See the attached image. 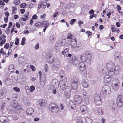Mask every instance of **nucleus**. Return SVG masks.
I'll return each mask as SVG.
<instances>
[{"label":"nucleus","instance_id":"32","mask_svg":"<svg viewBox=\"0 0 123 123\" xmlns=\"http://www.w3.org/2000/svg\"><path fill=\"white\" fill-rule=\"evenodd\" d=\"M25 37H23L22 38L21 42V44L22 45H24L25 44Z\"/></svg>","mask_w":123,"mask_h":123},{"label":"nucleus","instance_id":"49","mask_svg":"<svg viewBox=\"0 0 123 123\" xmlns=\"http://www.w3.org/2000/svg\"><path fill=\"white\" fill-rule=\"evenodd\" d=\"M46 2H44L43 3L42 5L43 6H42V7L43 9H44L46 5Z\"/></svg>","mask_w":123,"mask_h":123},{"label":"nucleus","instance_id":"47","mask_svg":"<svg viewBox=\"0 0 123 123\" xmlns=\"http://www.w3.org/2000/svg\"><path fill=\"white\" fill-rule=\"evenodd\" d=\"M19 0H15L14 3L16 5H18L20 3Z\"/></svg>","mask_w":123,"mask_h":123},{"label":"nucleus","instance_id":"55","mask_svg":"<svg viewBox=\"0 0 123 123\" xmlns=\"http://www.w3.org/2000/svg\"><path fill=\"white\" fill-rule=\"evenodd\" d=\"M58 43L60 44L61 45L63 46L65 44V43L63 42V41L59 42Z\"/></svg>","mask_w":123,"mask_h":123},{"label":"nucleus","instance_id":"21","mask_svg":"<svg viewBox=\"0 0 123 123\" xmlns=\"http://www.w3.org/2000/svg\"><path fill=\"white\" fill-rule=\"evenodd\" d=\"M41 25L44 27H48L49 23L46 21H44L41 22Z\"/></svg>","mask_w":123,"mask_h":123},{"label":"nucleus","instance_id":"58","mask_svg":"<svg viewBox=\"0 0 123 123\" xmlns=\"http://www.w3.org/2000/svg\"><path fill=\"white\" fill-rule=\"evenodd\" d=\"M119 70H114V72L115 74H118L119 73Z\"/></svg>","mask_w":123,"mask_h":123},{"label":"nucleus","instance_id":"12","mask_svg":"<svg viewBox=\"0 0 123 123\" xmlns=\"http://www.w3.org/2000/svg\"><path fill=\"white\" fill-rule=\"evenodd\" d=\"M79 69L81 71H83L86 69V65L84 62L80 63L79 64Z\"/></svg>","mask_w":123,"mask_h":123},{"label":"nucleus","instance_id":"16","mask_svg":"<svg viewBox=\"0 0 123 123\" xmlns=\"http://www.w3.org/2000/svg\"><path fill=\"white\" fill-rule=\"evenodd\" d=\"M54 60L53 56L52 55H51L47 57V60L48 62L51 64L53 62Z\"/></svg>","mask_w":123,"mask_h":123},{"label":"nucleus","instance_id":"2","mask_svg":"<svg viewBox=\"0 0 123 123\" xmlns=\"http://www.w3.org/2000/svg\"><path fill=\"white\" fill-rule=\"evenodd\" d=\"M49 108V111L55 113L59 111V108L57 105L53 103L50 104Z\"/></svg>","mask_w":123,"mask_h":123},{"label":"nucleus","instance_id":"5","mask_svg":"<svg viewBox=\"0 0 123 123\" xmlns=\"http://www.w3.org/2000/svg\"><path fill=\"white\" fill-rule=\"evenodd\" d=\"M68 61L69 64L71 65H77L78 63V59L74 56L72 57L71 58H68Z\"/></svg>","mask_w":123,"mask_h":123},{"label":"nucleus","instance_id":"15","mask_svg":"<svg viewBox=\"0 0 123 123\" xmlns=\"http://www.w3.org/2000/svg\"><path fill=\"white\" fill-rule=\"evenodd\" d=\"M115 66V65L111 61L108 62L106 64V67L110 69L113 68V67Z\"/></svg>","mask_w":123,"mask_h":123},{"label":"nucleus","instance_id":"19","mask_svg":"<svg viewBox=\"0 0 123 123\" xmlns=\"http://www.w3.org/2000/svg\"><path fill=\"white\" fill-rule=\"evenodd\" d=\"M110 76L107 75H106L105 76L104 80L106 82H109L111 80V78L110 77Z\"/></svg>","mask_w":123,"mask_h":123},{"label":"nucleus","instance_id":"14","mask_svg":"<svg viewBox=\"0 0 123 123\" xmlns=\"http://www.w3.org/2000/svg\"><path fill=\"white\" fill-rule=\"evenodd\" d=\"M80 110L83 113H86L87 112V108L85 105H82L80 107Z\"/></svg>","mask_w":123,"mask_h":123},{"label":"nucleus","instance_id":"61","mask_svg":"<svg viewBox=\"0 0 123 123\" xmlns=\"http://www.w3.org/2000/svg\"><path fill=\"white\" fill-rule=\"evenodd\" d=\"M39 118L38 117L35 118L34 119V121L35 122H37L39 120Z\"/></svg>","mask_w":123,"mask_h":123},{"label":"nucleus","instance_id":"50","mask_svg":"<svg viewBox=\"0 0 123 123\" xmlns=\"http://www.w3.org/2000/svg\"><path fill=\"white\" fill-rule=\"evenodd\" d=\"M86 34H87L88 35V36L89 37V36L91 35L92 34V33L90 31H87L86 32Z\"/></svg>","mask_w":123,"mask_h":123},{"label":"nucleus","instance_id":"13","mask_svg":"<svg viewBox=\"0 0 123 123\" xmlns=\"http://www.w3.org/2000/svg\"><path fill=\"white\" fill-rule=\"evenodd\" d=\"M77 42L76 39H72L71 40V45L72 49L75 48L77 45Z\"/></svg>","mask_w":123,"mask_h":123},{"label":"nucleus","instance_id":"25","mask_svg":"<svg viewBox=\"0 0 123 123\" xmlns=\"http://www.w3.org/2000/svg\"><path fill=\"white\" fill-rule=\"evenodd\" d=\"M38 103L40 105L42 106H44L45 104V101L43 99L39 100L38 101Z\"/></svg>","mask_w":123,"mask_h":123},{"label":"nucleus","instance_id":"63","mask_svg":"<svg viewBox=\"0 0 123 123\" xmlns=\"http://www.w3.org/2000/svg\"><path fill=\"white\" fill-rule=\"evenodd\" d=\"M16 97V95L15 94H14L12 95V99L14 100L15 99V98Z\"/></svg>","mask_w":123,"mask_h":123},{"label":"nucleus","instance_id":"33","mask_svg":"<svg viewBox=\"0 0 123 123\" xmlns=\"http://www.w3.org/2000/svg\"><path fill=\"white\" fill-rule=\"evenodd\" d=\"M83 96L84 98H85V97L87 96V93L86 92V91L85 90H83Z\"/></svg>","mask_w":123,"mask_h":123},{"label":"nucleus","instance_id":"48","mask_svg":"<svg viewBox=\"0 0 123 123\" xmlns=\"http://www.w3.org/2000/svg\"><path fill=\"white\" fill-rule=\"evenodd\" d=\"M9 44L8 43H6L4 45V48L6 49L8 48Z\"/></svg>","mask_w":123,"mask_h":123},{"label":"nucleus","instance_id":"29","mask_svg":"<svg viewBox=\"0 0 123 123\" xmlns=\"http://www.w3.org/2000/svg\"><path fill=\"white\" fill-rule=\"evenodd\" d=\"M98 113L100 115H102L103 113L102 109L101 108H99L98 110Z\"/></svg>","mask_w":123,"mask_h":123},{"label":"nucleus","instance_id":"45","mask_svg":"<svg viewBox=\"0 0 123 123\" xmlns=\"http://www.w3.org/2000/svg\"><path fill=\"white\" fill-rule=\"evenodd\" d=\"M120 55L119 53L116 52L115 53V58H118L119 57V56H120Z\"/></svg>","mask_w":123,"mask_h":123},{"label":"nucleus","instance_id":"31","mask_svg":"<svg viewBox=\"0 0 123 123\" xmlns=\"http://www.w3.org/2000/svg\"><path fill=\"white\" fill-rule=\"evenodd\" d=\"M85 119L87 123H92V120L89 118H86Z\"/></svg>","mask_w":123,"mask_h":123},{"label":"nucleus","instance_id":"23","mask_svg":"<svg viewBox=\"0 0 123 123\" xmlns=\"http://www.w3.org/2000/svg\"><path fill=\"white\" fill-rule=\"evenodd\" d=\"M42 77L40 76L39 77V78L40 79V81L43 82H46V76L44 74H43L42 75Z\"/></svg>","mask_w":123,"mask_h":123},{"label":"nucleus","instance_id":"51","mask_svg":"<svg viewBox=\"0 0 123 123\" xmlns=\"http://www.w3.org/2000/svg\"><path fill=\"white\" fill-rule=\"evenodd\" d=\"M29 12H28L27 13L25 14H24V16L26 18H27L29 16Z\"/></svg>","mask_w":123,"mask_h":123},{"label":"nucleus","instance_id":"3","mask_svg":"<svg viewBox=\"0 0 123 123\" xmlns=\"http://www.w3.org/2000/svg\"><path fill=\"white\" fill-rule=\"evenodd\" d=\"M111 92V89L108 86L105 85L103 86L102 90L100 92V94L102 95L104 94H110Z\"/></svg>","mask_w":123,"mask_h":123},{"label":"nucleus","instance_id":"4","mask_svg":"<svg viewBox=\"0 0 123 123\" xmlns=\"http://www.w3.org/2000/svg\"><path fill=\"white\" fill-rule=\"evenodd\" d=\"M70 86L72 89L76 90L78 86V80L76 79H74L73 80V81H71Z\"/></svg>","mask_w":123,"mask_h":123},{"label":"nucleus","instance_id":"40","mask_svg":"<svg viewBox=\"0 0 123 123\" xmlns=\"http://www.w3.org/2000/svg\"><path fill=\"white\" fill-rule=\"evenodd\" d=\"M76 21V19H72L70 21V24L71 25H73Z\"/></svg>","mask_w":123,"mask_h":123},{"label":"nucleus","instance_id":"59","mask_svg":"<svg viewBox=\"0 0 123 123\" xmlns=\"http://www.w3.org/2000/svg\"><path fill=\"white\" fill-rule=\"evenodd\" d=\"M21 13L22 14H23L24 13L25 11V9H21L20 10Z\"/></svg>","mask_w":123,"mask_h":123},{"label":"nucleus","instance_id":"11","mask_svg":"<svg viewBox=\"0 0 123 123\" xmlns=\"http://www.w3.org/2000/svg\"><path fill=\"white\" fill-rule=\"evenodd\" d=\"M51 84L52 86L55 88H57L59 86L58 83L56 79H54L52 80Z\"/></svg>","mask_w":123,"mask_h":123},{"label":"nucleus","instance_id":"27","mask_svg":"<svg viewBox=\"0 0 123 123\" xmlns=\"http://www.w3.org/2000/svg\"><path fill=\"white\" fill-rule=\"evenodd\" d=\"M108 74L110 76H112L114 74H115L114 72L113 71V69H110L109 71Z\"/></svg>","mask_w":123,"mask_h":123},{"label":"nucleus","instance_id":"64","mask_svg":"<svg viewBox=\"0 0 123 123\" xmlns=\"http://www.w3.org/2000/svg\"><path fill=\"white\" fill-rule=\"evenodd\" d=\"M117 9L118 10H121V8L120 6L118 5H117Z\"/></svg>","mask_w":123,"mask_h":123},{"label":"nucleus","instance_id":"38","mask_svg":"<svg viewBox=\"0 0 123 123\" xmlns=\"http://www.w3.org/2000/svg\"><path fill=\"white\" fill-rule=\"evenodd\" d=\"M41 25V23L40 22H37L35 24L36 26L37 27H40Z\"/></svg>","mask_w":123,"mask_h":123},{"label":"nucleus","instance_id":"8","mask_svg":"<svg viewBox=\"0 0 123 123\" xmlns=\"http://www.w3.org/2000/svg\"><path fill=\"white\" fill-rule=\"evenodd\" d=\"M114 82L115 83L114 84H112V87L113 89L117 90L119 89L120 83L118 80L116 79H115Z\"/></svg>","mask_w":123,"mask_h":123},{"label":"nucleus","instance_id":"43","mask_svg":"<svg viewBox=\"0 0 123 123\" xmlns=\"http://www.w3.org/2000/svg\"><path fill=\"white\" fill-rule=\"evenodd\" d=\"M26 4L25 3H22L20 5V6L21 8H24L25 7V6H26Z\"/></svg>","mask_w":123,"mask_h":123},{"label":"nucleus","instance_id":"52","mask_svg":"<svg viewBox=\"0 0 123 123\" xmlns=\"http://www.w3.org/2000/svg\"><path fill=\"white\" fill-rule=\"evenodd\" d=\"M37 18V17L36 14H34L32 17V19H36Z\"/></svg>","mask_w":123,"mask_h":123},{"label":"nucleus","instance_id":"22","mask_svg":"<svg viewBox=\"0 0 123 123\" xmlns=\"http://www.w3.org/2000/svg\"><path fill=\"white\" fill-rule=\"evenodd\" d=\"M60 86L62 90H64L66 87L65 83L64 82H62L60 84Z\"/></svg>","mask_w":123,"mask_h":123},{"label":"nucleus","instance_id":"28","mask_svg":"<svg viewBox=\"0 0 123 123\" xmlns=\"http://www.w3.org/2000/svg\"><path fill=\"white\" fill-rule=\"evenodd\" d=\"M84 98V103L86 105H88L89 103V98L87 97H86V98Z\"/></svg>","mask_w":123,"mask_h":123},{"label":"nucleus","instance_id":"35","mask_svg":"<svg viewBox=\"0 0 123 123\" xmlns=\"http://www.w3.org/2000/svg\"><path fill=\"white\" fill-rule=\"evenodd\" d=\"M116 105L114 104H113L111 106V108L112 111H114L115 110Z\"/></svg>","mask_w":123,"mask_h":123},{"label":"nucleus","instance_id":"30","mask_svg":"<svg viewBox=\"0 0 123 123\" xmlns=\"http://www.w3.org/2000/svg\"><path fill=\"white\" fill-rule=\"evenodd\" d=\"M69 50V49L68 48H66L64 49V51H62V55H64V54H67L68 51Z\"/></svg>","mask_w":123,"mask_h":123},{"label":"nucleus","instance_id":"26","mask_svg":"<svg viewBox=\"0 0 123 123\" xmlns=\"http://www.w3.org/2000/svg\"><path fill=\"white\" fill-rule=\"evenodd\" d=\"M77 123H82V119L81 117H78L76 118Z\"/></svg>","mask_w":123,"mask_h":123},{"label":"nucleus","instance_id":"44","mask_svg":"<svg viewBox=\"0 0 123 123\" xmlns=\"http://www.w3.org/2000/svg\"><path fill=\"white\" fill-rule=\"evenodd\" d=\"M13 89L16 92H19L20 91L19 89L17 87H14L13 88Z\"/></svg>","mask_w":123,"mask_h":123},{"label":"nucleus","instance_id":"9","mask_svg":"<svg viewBox=\"0 0 123 123\" xmlns=\"http://www.w3.org/2000/svg\"><path fill=\"white\" fill-rule=\"evenodd\" d=\"M71 95V90L70 87L67 86L65 88V95L67 98H69Z\"/></svg>","mask_w":123,"mask_h":123},{"label":"nucleus","instance_id":"17","mask_svg":"<svg viewBox=\"0 0 123 123\" xmlns=\"http://www.w3.org/2000/svg\"><path fill=\"white\" fill-rule=\"evenodd\" d=\"M13 104H14L12 106L13 107V110L14 109H17V110H20L21 109L20 106L19 105H18L17 103H14Z\"/></svg>","mask_w":123,"mask_h":123},{"label":"nucleus","instance_id":"60","mask_svg":"<svg viewBox=\"0 0 123 123\" xmlns=\"http://www.w3.org/2000/svg\"><path fill=\"white\" fill-rule=\"evenodd\" d=\"M46 82H43L42 81H40V84L42 86H44Z\"/></svg>","mask_w":123,"mask_h":123},{"label":"nucleus","instance_id":"39","mask_svg":"<svg viewBox=\"0 0 123 123\" xmlns=\"http://www.w3.org/2000/svg\"><path fill=\"white\" fill-rule=\"evenodd\" d=\"M16 40L15 42V44L16 45H17L19 43V39L17 37H16Z\"/></svg>","mask_w":123,"mask_h":123},{"label":"nucleus","instance_id":"7","mask_svg":"<svg viewBox=\"0 0 123 123\" xmlns=\"http://www.w3.org/2000/svg\"><path fill=\"white\" fill-rule=\"evenodd\" d=\"M74 100L75 104L78 105L81 103L82 98L80 96L78 95H75L74 96Z\"/></svg>","mask_w":123,"mask_h":123},{"label":"nucleus","instance_id":"20","mask_svg":"<svg viewBox=\"0 0 123 123\" xmlns=\"http://www.w3.org/2000/svg\"><path fill=\"white\" fill-rule=\"evenodd\" d=\"M34 110L32 108H28L26 112L27 114L28 115H31L33 112Z\"/></svg>","mask_w":123,"mask_h":123},{"label":"nucleus","instance_id":"46","mask_svg":"<svg viewBox=\"0 0 123 123\" xmlns=\"http://www.w3.org/2000/svg\"><path fill=\"white\" fill-rule=\"evenodd\" d=\"M0 53H2L4 55H5L6 54V53H5L3 51V48H1V49L0 51Z\"/></svg>","mask_w":123,"mask_h":123},{"label":"nucleus","instance_id":"54","mask_svg":"<svg viewBox=\"0 0 123 123\" xmlns=\"http://www.w3.org/2000/svg\"><path fill=\"white\" fill-rule=\"evenodd\" d=\"M94 12V11L93 9L91 10L89 12V14H93Z\"/></svg>","mask_w":123,"mask_h":123},{"label":"nucleus","instance_id":"42","mask_svg":"<svg viewBox=\"0 0 123 123\" xmlns=\"http://www.w3.org/2000/svg\"><path fill=\"white\" fill-rule=\"evenodd\" d=\"M6 41V40L5 39H4L2 40L1 41L0 43V45L1 46H2L3 45V44H4L5 43Z\"/></svg>","mask_w":123,"mask_h":123},{"label":"nucleus","instance_id":"53","mask_svg":"<svg viewBox=\"0 0 123 123\" xmlns=\"http://www.w3.org/2000/svg\"><path fill=\"white\" fill-rule=\"evenodd\" d=\"M83 23V21L80 20L78 23V24L80 27H81V25Z\"/></svg>","mask_w":123,"mask_h":123},{"label":"nucleus","instance_id":"62","mask_svg":"<svg viewBox=\"0 0 123 123\" xmlns=\"http://www.w3.org/2000/svg\"><path fill=\"white\" fill-rule=\"evenodd\" d=\"M35 48L36 49H38L39 48V44L37 43L35 46Z\"/></svg>","mask_w":123,"mask_h":123},{"label":"nucleus","instance_id":"24","mask_svg":"<svg viewBox=\"0 0 123 123\" xmlns=\"http://www.w3.org/2000/svg\"><path fill=\"white\" fill-rule=\"evenodd\" d=\"M82 85L85 88H86L88 86V85L87 82L84 80L82 81Z\"/></svg>","mask_w":123,"mask_h":123},{"label":"nucleus","instance_id":"34","mask_svg":"<svg viewBox=\"0 0 123 123\" xmlns=\"http://www.w3.org/2000/svg\"><path fill=\"white\" fill-rule=\"evenodd\" d=\"M55 38V37L54 36H51L49 37V39L51 41L53 42Z\"/></svg>","mask_w":123,"mask_h":123},{"label":"nucleus","instance_id":"56","mask_svg":"<svg viewBox=\"0 0 123 123\" xmlns=\"http://www.w3.org/2000/svg\"><path fill=\"white\" fill-rule=\"evenodd\" d=\"M8 19V17H6L4 18V21L6 23H7V22Z\"/></svg>","mask_w":123,"mask_h":123},{"label":"nucleus","instance_id":"37","mask_svg":"<svg viewBox=\"0 0 123 123\" xmlns=\"http://www.w3.org/2000/svg\"><path fill=\"white\" fill-rule=\"evenodd\" d=\"M64 72L63 71H62L60 72V76L61 78H63L64 76Z\"/></svg>","mask_w":123,"mask_h":123},{"label":"nucleus","instance_id":"41","mask_svg":"<svg viewBox=\"0 0 123 123\" xmlns=\"http://www.w3.org/2000/svg\"><path fill=\"white\" fill-rule=\"evenodd\" d=\"M35 89V86H30V92H33Z\"/></svg>","mask_w":123,"mask_h":123},{"label":"nucleus","instance_id":"36","mask_svg":"<svg viewBox=\"0 0 123 123\" xmlns=\"http://www.w3.org/2000/svg\"><path fill=\"white\" fill-rule=\"evenodd\" d=\"M72 35L71 33H70L68 34L67 35V39H71Z\"/></svg>","mask_w":123,"mask_h":123},{"label":"nucleus","instance_id":"57","mask_svg":"<svg viewBox=\"0 0 123 123\" xmlns=\"http://www.w3.org/2000/svg\"><path fill=\"white\" fill-rule=\"evenodd\" d=\"M16 25L17 27L18 28H19L20 27V25L19 23L18 22L16 23Z\"/></svg>","mask_w":123,"mask_h":123},{"label":"nucleus","instance_id":"18","mask_svg":"<svg viewBox=\"0 0 123 123\" xmlns=\"http://www.w3.org/2000/svg\"><path fill=\"white\" fill-rule=\"evenodd\" d=\"M59 65V64L58 62L54 63V64L52 66V69L53 70H57L58 69V67Z\"/></svg>","mask_w":123,"mask_h":123},{"label":"nucleus","instance_id":"10","mask_svg":"<svg viewBox=\"0 0 123 123\" xmlns=\"http://www.w3.org/2000/svg\"><path fill=\"white\" fill-rule=\"evenodd\" d=\"M122 99V95H119L117 99V105L119 107H121L123 105Z\"/></svg>","mask_w":123,"mask_h":123},{"label":"nucleus","instance_id":"1","mask_svg":"<svg viewBox=\"0 0 123 123\" xmlns=\"http://www.w3.org/2000/svg\"><path fill=\"white\" fill-rule=\"evenodd\" d=\"M92 58V56L90 54L86 53L81 56L80 59L83 62L89 63L91 61Z\"/></svg>","mask_w":123,"mask_h":123},{"label":"nucleus","instance_id":"6","mask_svg":"<svg viewBox=\"0 0 123 123\" xmlns=\"http://www.w3.org/2000/svg\"><path fill=\"white\" fill-rule=\"evenodd\" d=\"M94 100L95 103L97 105H100L101 104L100 98L99 94H95Z\"/></svg>","mask_w":123,"mask_h":123}]
</instances>
